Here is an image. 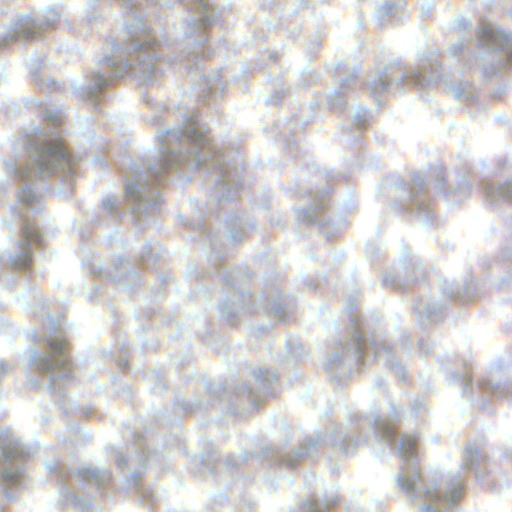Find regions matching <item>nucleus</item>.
Masks as SVG:
<instances>
[{"mask_svg":"<svg viewBox=\"0 0 512 512\" xmlns=\"http://www.w3.org/2000/svg\"><path fill=\"white\" fill-rule=\"evenodd\" d=\"M47 345L53 354L55 356H60L61 359L58 361H53V357H43L37 363L38 369L43 372L56 370L70 371L71 360L69 356L66 355V350L68 349V341L63 336H55L47 340Z\"/></svg>","mask_w":512,"mask_h":512,"instance_id":"f257e3e1","label":"nucleus"},{"mask_svg":"<svg viewBox=\"0 0 512 512\" xmlns=\"http://www.w3.org/2000/svg\"><path fill=\"white\" fill-rule=\"evenodd\" d=\"M478 37L481 43L489 44L496 43L501 36L495 33L491 27L483 26L478 32Z\"/></svg>","mask_w":512,"mask_h":512,"instance_id":"f03ea898","label":"nucleus"},{"mask_svg":"<svg viewBox=\"0 0 512 512\" xmlns=\"http://www.w3.org/2000/svg\"><path fill=\"white\" fill-rule=\"evenodd\" d=\"M46 153H47V156L49 158H52L54 161H59L60 159H63L66 157V153L63 150L62 141L60 139H57L55 141L54 146L51 148H48Z\"/></svg>","mask_w":512,"mask_h":512,"instance_id":"7ed1b4c3","label":"nucleus"},{"mask_svg":"<svg viewBox=\"0 0 512 512\" xmlns=\"http://www.w3.org/2000/svg\"><path fill=\"white\" fill-rule=\"evenodd\" d=\"M417 448V439L415 437H405L401 443V450L405 454L412 455Z\"/></svg>","mask_w":512,"mask_h":512,"instance_id":"20e7f679","label":"nucleus"}]
</instances>
